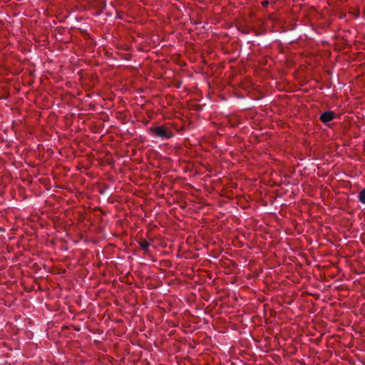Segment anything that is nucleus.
I'll list each match as a JSON object with an SVG mask.
<instances>
[{"label": "nucleus", "mask_w": 365, "mask_h": 365, "mask_svg": "<svg viewBox=\"0 0 365 365\" xmlns=\"http://www.w3.org/2000/svg\"><path fill=\"white\" fill-rule=\"evenodd\" d=\"M336 115L332 111H326L321 114L320 115V120L326 125H328V123L331 121L334 118Z\"/></svg>", "instance_id": "f03ea898"}, {"label": "nucleus", "mask_w": 365, "mask_h": 365, "mask_svg": "<svg viewBox=\"0 0 365 365\" xmlns=\"http://www.w3.org/2000/svg\"><path fill=\"white\" fill-rule=\"evenodd\" d=\"M262 5L264 7H266L269 5V0H264L262 2Z\"/></svg>", "instance_id": "39448f33"}, {"label": "nucleus", "mask_w": 365, "mask_h": 365, "mask_svg": "<svg viewBox=\"0 0 365 365\" xmlns=\"http://www.w3.org/2000/svg\"><path fill=\"white\" fill-rule=\"evenodd\" d=\"M100 1L102 4V7H101V9L103 10V9H104L106 8V3H105V1L103 0H100Z\"/></svg>", "instance_id": "423d86ee"}, {"label": "nucleus", "mask_w": 365, "mask_h": 365, "mask_svg": "<svg viewBox=\"0 0 365 365\" xmlns=\"http://www.w3.org/2000/svg\"><path fill=\"white\" fill-rule=\"evenodd\" d=\"M358 198L361 203L365 204V187L359 192Z\"/></svg>", "instance_id": "20e7f679"}, {"label": "nucleus", "mask_w": 365, "mask_h": 365, "mask_svg": "<svg viewBox=\"0 0 365 365\" xmlns=\"http://www.w3.org/2000/svg\"><path fill=\"white\" fill-rule=\"evenodd\" d=\"M149 132L154 138L163 140L170 139L174 136L172 130L165 125L152 126L149 128Z\"/></svg>", "instance_id": "f257e3e1"}, {"label": "nucleus", "mask_w": 365, "mask_h": 365, "mask_svg": "<svg viewBox=\"0 0 365 365\" xmlns=\"http://www.w3.org/2000/svg\"><path fill=\"white\" fill-rule=\"evenodd\" d=\"M139 245L142 250H143L145 252H148V247H150V243L146 240H142Z\"/></svg>", "instance_id": "7ed1b4c3"}]
</instances>
